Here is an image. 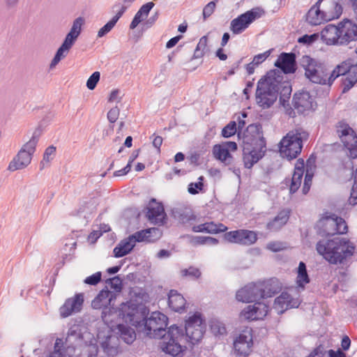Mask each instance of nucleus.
<instances>
[{
	"label": "nucleus",
	"mask_w": 357,
	"mask_h": 357,
	"mask_svg": "<svg viewBox=\"0 0 357 357\" xmlns=\"http://www.w3.org/2000/svg\"><path fill=\"white\" fill-rule=\"evenodd\" d=\"M205 329L206 326L201 314L196 312L185 321V334L183 328L176 325L169 328L161 349L174 357H182L187 349L185 344L188 343L190 347L198 344L204 336Z\"/></svg>",
	"instance_id": "f257e3e1"
},
{
	"label": "nucleus",
	"mask_w": 357,
	"mask_h": 357,
	"mask_svg": "<svg viewBox=\"0 0 357 357\" xmlns=\"http://www.w3.org/2000/svg\"><path fill=\"white\" fill-rule=\"evenodd\" d=\"M317 252L333 264H341L353 255L355 247L344 238L335 237L330 240H321L316 245Z\"/></svg>",
	"instance_id": "f03ea898"
},
{
	"label": "nucleus",
	"mask_w": 357,
	"mask_h": 357,
	"mask_svg": "<svg viewBox=\"0 0 357 357\" xmlns=\"http://www.w3.org/2000/svg\"><path fill=\"white\" fill-rule=\"evenodd\" d=\"M127 317H130V321L135 326L139 327L146 336L154 339L162 338V341L160 342V346L162 345L167 335L166 328L168 318L165 314L155 311L151 313L150 317L143 318L139 321L134 320V314L128 313Z\"/></svg>",
	"instance_id": "7ed1b4c3"
},
{
	"label": "nucleus",
	"mask_w": 357,
	"mask_h": 357,
	"mask_svg": "<svg viewBox=\"0 0 357 357\" xmlns=\"http://www.w3.org/2000/svg\"><path fill=\"white\" fill-rule=\"evenodd\" d=\"M280 77L276 70H271L259 79L256 91V100L263 109L269 108L276 101L280 86Z\"/></svg>",
	"instance_id": "20e7f679"
},
{
	"label": "nucleus",
	"mask_w": 357,
	"mask_h": 357,
	"mask_svg": "<svg viewBox=\"0 0 357 357\" xmlns=\"http://www.w3.org/2000/svg\"><path fill=\"white\" fill-rule=\"evenodd\" d=\"M259 137V128L256 124L249 125L243 133V160L244 167L250 169L260 159L265 153V146L257 148L255 145Z\"/></svg>",
	"instance_id": "39448f33"
},
{
	"label": "nucleus",
	"mask_w": 357,
	"mask_h": 357,
	"mask_svg": "<svg viewBox=\"0 0 357 357\" xmlns=\"http://www.w3.org/2000/svg\"><path fill=\"white\" fill-rule=\"evenodd\" d=\"M302 66L305 70V76L314 84L331 86L334 82V69L319 60L305 56L302 59Z\"/></svg>",
	"instance_id": "423d86ee"
},
{
	"label": "nucleus",
	"mask_w": 357,
	"mask_h": 357,
	"mask_svg": "<svg viewBox=\"0 0 357 357\" xmlns=\"http://www.w3.org/2000/svg\"><path fill=\"white\" fill-rule=\"evenodd\" d=\"M307 137V134L301 129L289 131L279 144V150L282 158L289 160L296 158L302 151L303 141Z\"/></svg>",
	"instance_id": "0eeeda50"
},
{
	"label": "nucleus",
	"mask_w": 357,
	"mask_h": 357,
	"mask_svg": "<svg viewBox=\"0 0 357 357\" xmlns=\"http://www.w3.org/2000/svg\"><path fill=\"white\" fill-rule=\"evenodd\" d=\"M40 135V128H36L33 131L31 139L22 146L17 155L10 162L8 167L9 171L22 169L31 163Z\"/></svg>",
	"instance_id": "6e6552de"
},
{
	"label": "nucleus",
	"mask_w": 357,
	"mask_h": 357,
	"mask_svg": "<svg viewBox=\"0 0 357 357\" xmlns=\"http://www.w3.org/2000/svg\"><path fill=\"white\" fill-rule=\"evenodd\" d=\"M116 298V294L107 289H102L91 302V307L95 310H102L101 319L108 326L112 321L110 318L114 312V307L112 303Z\"/></svg>",
	"instance_id": "1a4fd4ad"
},
{
	"label": "nucleus",
	"mask_w": 357,
	"mask_h": 357,
	"mask_svg": "<svg viewBox=\"0 0 357 357\" xmlns=\"http://www.w3.org/2000/svg\"><path fill=\"white\" fill-rule=\"evenodd\" d=\"M84 22L85 20L82 17H78L73 21L69 33L66 35L62 45L57 50L54 57L52 60L50 68L54 67L62 59L67 56L69 50L80 35Z\"/></svg>",
	"instance_id": "9d476101"
},
{
	"label": "nucleus",
	"mask_w": 357,
	"mask_h": 357,
	"mask_svg": "<svg viewBox=\"0 0 357 357\" xmlns=\"http://www.w3.org/2000/svg\"><path fill=\"white\" fill-rule=\"evenodd\" d=\"M321 1L322 0H318L306 14V21L311 25H319L326 22L337 19L342 13L343 8L342 5L335 1H333L331 3V6L333 8V11L328 13L321 11L320 10Z\"/></svg>",
	"instance_id": "9b49d317"
},
{
	"label": "nucleus",
	"mask_w": 357,
	"mask_h": 357,
	"mask_svg": "<svg viewBox=\"0 0 357 357\" xmlns=\"http://www.w3.org/2000/svg\"><path fill=\"white\" fill-rule=\"evenodd\" d=\"M63 341L61 338H56L54 347V351L47 357H97L98 349L96 345H90L84 351L80 348L67 347L63 349Z\"/></svg>",
	"instance_id": "f8f14e48"
},
{
	"label": "nucleus",
	"mask_w": 357,
	"mask_h": 357,
	"mask_svg": "<svg viewBox=\"0 0 357 357\" xmlns=\"http://www.w3.org/2000/svg\"><path fill=\"white\" fill-rule=\"evenodd\" d=\"M265 14V11L260 7H255L238 15L231 21L230 30L234 34L243 33L255 20L259 19Z\"/></svg>",
	"instance_id": "ddd939ff"
},
{
	"label": "nucleus",
	"mask_w": 357,
	"mask_h": 357,
	"mask_svg": "<svg viewBox=\"0 0 357 357\" xmlns=\"http://www.w3.org/2000/svg\"><path fill=\"white\" fill-rule=\"evenodd\" d=\"M337 132L351 158H357V135L347 123L340 121L337 125Z\"/></svg>",
	"instance_id": "4468645a"
},
{
	"label": "nucleus",
	"mask_w": 357,
	"mask_h": 357,
	"mask_svg": "<svg viewBox=\"0 0 357 357\" xmlns=\"http://www.w3.org/2000/svg\"><path fill=\"white\" fill-rule=\"evenodd\" d=\"M340 76H342V93L349 91L357 82V73L349 62L343 61L334 68V81Z\"/></svg>",
	"instance_id": "2eb2a0df"
},
{
	"label": "nucleus",
	"mask_w": 357,
	"mask_h": 357,
	"mask_svg": "<svg viewBox=\"0 0 357 357\" xmlns=\"http://www.w3.org/2000/svg\"><path fill=\"white\" fill-rule=\"evenodd\" d=\"M319 224L324 227V234L326 236L345 234L348 230L345 220L335 214L325 215L321 218L319 220Z\"/></svg>",
	"instance_id": "dca6fc26"
},
{
	"label": "nucleus",
	"mask_w": 357,
	"mask_h": 357,
	"mask_svg": "<svg viewBox=\"0 0 357 357\" xmlns=\"http://www.w3.org/2000/svg\"><path fill=\"white\" fill-rule=\"evenodd\" d=\"M224 239L229 243L250 245L257 240L255 232L247 229H237L225 233Z\"/></svg>",
	"instance_id": "f3484780"
},
{
	"label": "nucleus",
	"mask_w": 357,
	"mask_h": 357,
	"mask_svg": "<svg viewBox=\"0 0 357 357\" xmlns=\"http://www.w3.org/2000/svg\"><path fill=\"white\" fill-rule=\"evenodd\" d=\"M339 45H347L357 40V24L351 20L345 19L338 24Z\"/></svg>",
	"instance_id": "a211bd4d"
},
{
	"label": "nucleus",
	"mask_w": 357,
	"mask_h": 357,
	"mask_svg": "<svg viewBox=\"0 0 357 357\" xmlns=\"http://www.w3.org/2000/svg\"><path fill=\"white\" fill-rule=\"evenodd\" d=\"M292 104L299 114L314 109L317 104L313 97L308 91H301L294 95Z\"/></svg>",
	"instance_id": "6ab92c4d"
},
{
	"label": "nucleus",
	"mask_w": 357,
	"mask_h": 357,
	"mask_svg": "<svg viewBox=\"0 0 357 357\" xmlns=\"http://www.w3.org/2000/svg\"><path fill=\"white\" fill-rule=\"evenodd\" d=\"M269 306L263 302H256L245 307L241 312V317L248 321L263 319L268 314Z\"/></svg>",
	"instance_id": "aec40b11"
},
{
	"label": "nucleus",
	"mask_w": 357,
	"mask_h": 357,
	"mask_svg": "<svg viewBox=\"0 0 357 357\" xmlns=\"http://www.w3.org/2000/svg\"><path fill=\"white\" fill-rule=\"evenodd\" d=\"M238 301L243 303L258 302L261 298V294L258 283H250L239 289L236 294Z\"/></svg>",
	"instance_id": "412c9836"
},
{
	"label": "nucleus",
	"mask_w": 357,
	"mask_h": 357,
	"mask_svg": "<svg viewBox=\"0 0 357 357\" xmlns=\"http://www.w3.org/2000/svg\"><path fill=\"white\" fill-rule=\"evenodd\" d=\"M252 344L253 341L251 331H243L234 340V348L237 355L247 356Z\"/></svg>",
	"instance_id": "4be33fe9"
},
{
	"label": "nucleus",
	"mask_w": 357,
	"mask_h": 357,
	"mask_svg": "<svg viewBox=\"0 0 357 357\" xmlns=\"http://www.w3.org/2000/svg\"><path fill=\"white\" fill-rule=\"evenodd\" d=\"M301 303L298 298H292L287 292H282L274 301L273 308L281 314L289 308L298 307Z\"/></svg>",
	"instance_id": "5701e85b"
},
{
	"label": "nucleus",
	"mask_w": 357,
	"mask_h": 357,
	"mask_svg": "<svg viewBox=\"0 0 357 357\" xmlns=\"http://www.w3.org/2000/svg\"><path fill=\"white\" fill-rule=\"evenodd\" d=\"M84 296L82 294H77L75 296L68 298L59 309L61 317L66 318L73 313L79 312L82 310Z\"/></svg>",
	"instance_id": "b1692460"
},
{
	"label": "nucleus",
	"mask_w": 357,
	"mask_h": 357,
	"mask_svg": "<svg viewBox=\"0 0 357 357\" xmlns=\"http://www.w3.org/2000/svg\"><path fill=\"white\" fill-rule=\"evenodd\" d=\"M146 216L151 222L162 225L166 218L163 205L153 199L147 207Z\"/></svg>",
	"instance_id": "393cba45"
},
{
	"label": "nucleus",
	"mask_w": 357,
	"mask_h": 357,
	"mask_svg": "<svg viewBox=\"0 0 357 357\" xmlns=\"http://www.w3.org/2000/svg\"><path fill=\"white\" fill-rule=\"evenodd\" d=\"M258 284L261 291V298L273 297L282 289L281 282L275 278L258 282Z\"/></svg>",
	"instance_id": "a878e982"
},
{
	"label": "nucleus",
	"mask_w": 357,
	"mask_h": 357,
	"mask_svg": "<svg viewBox=\"0 0 357 357\" xmlns=\"http://www.w3.org/2000/svg\"><path fill=\"white\" fill-rule=\"evenodd\" d=\"M275 66L285 74L294 73L296 70V56L294 53H282Z\"/></svg>",
	"instance_id": "bb28decb"
},
{
	"label": "nucleus",
	"mask_w": 357,
	"mask_h": 357,
	"mask_svg": "<svg viewBox=\"0 0 357 357\" xmlns=\"http://www.w3.org/2000/svg\"><path fill=\"white\" fill-rule=\"evenodd\" d=\"M305 172L304 160L301 158L297 160L292 177L290 180L289 192L293 194L301 187Z\"/></svg>",
	"instance_id": "cd10ccee"
},
{
	"label": "nucleus",
	"mask_w": 357,
	"mask_h": 357,
	"mask_svg": "<svg viewBox=\"0 0 357 357\" xmlns=\"http://www.w3.org/2000/svg\"><path fill=\"white\" fill-rule=\"evenodd\" d=\"M160 236V230L158 228L153 227L137 231L132 235L129 236V237L135 245L137 242L153 241L155 238H158Z\"/></svg>",
	"instance_id": "c85d7f7f"
},
{
	"label": "nucleus",
	"mask_w": 357,
	"mask_h": 357,
	"mask_svg": "<svg viewBox=\"0 0 357 357\" xmlns=\"http://www.w3.org/2000/svg\"><path fill=\"white\" fill-rule=\"evenodd\" d=\"M321 38L328 45H339V26L328 24L321 31Z\"/></svg>",
	"instance_id": "c756f323"
},
{
	"label": "nucleus",
	"mask_w": 357,
	"mask_h": 357,
	"mask_svg": "<svg viewBox=\"0 0 357 357\" xmlns=\"http://www.w3.org/2000/svg\"><path fill=\"white\" fill-rule=\"evenodd\" d=\"M100 347L107 357H115L119 351L118 337L114 335H107L100 342Z\"/></svg>",
	"instance_id": "7c9ffc66"
},
{
	"label": "nucleus",
	"mask_w": 357,
	"mask_h": 357,
	"mask_svg": "<svg viewBox=\"0 0 357 357\" xmlns=\"http://www.w3.org/2000/svg\"><path fill=\"white\" fill-rule=\"evenodd\" d=\"M227 227L222 223H215L214 222H207L192 227L194 232H205L208 234H218L226 231Z\"/></svg>",
	"instance_id": "2f4dec72"
},
{
	"label": "nucleus",
	"mask_w": 357,
	"mask_h": 357,
	"mask_svg": "<svg viewBox=\"0 0 357 357\" xmlns=\"http://www.w3.org/2000/svg\"><path fill=\"white\" fill-rule=\"evenodd\" d=\"M186 301L177 291L172 289L168 294L169 307L175 312H182L185 309Z\"/></svg>",
	"instance_id": "473e14b6"
},
{
	"label": "nucleus",
	"mask_w": 357,
	"mask_h": 357,
	"mask_svg": "<svg viewBox=\"0 0 357 357\" xmlns=\"http://www.w3.org/2000/svg\"><path fill=\"white\" fill-rule=\"evenodd\" d=\"M116 333L128 344H132L136 340L135 330L126 324H118L116 326Z\"/></svg>",
	"instance_id": "72a5a7b5"
},
{
	"label": "nucleus",
	"mask_w": 357,
	"mask_h": 357,
	"mask_svg": "<svg viewBox=\"0 0 357 357\" xmlns=\"http://www.w3.org/2000/svg\"><path fill=\"white\" fill-rule=\"evenodd\" d=\"M84 340L81 329L78 326L71 327L68 332V335L66 339L67 347H74L79 348L82 342Z\"/></svg>",
	"instance_id": "f704fd0d"
},
{
	"label": "nucleus",
	"mask_w": 357,
	"mask_h": 357,
	"mask_svg": "<svg viewBox=\"0 0 357 357\" xmlns=\"http://www.w3.org/2000/svg\"><path fill=\"white\" fill-rule=\"evenodd\" d=\"M289 211L282 210L278 213L275 218L269 222L266 227L270 231H277L287 223L289 218Z\"/></svg>",
	"instance_id": "c9c22d12"
},
{
	"label": "nucleus",
	"mask_w": 357,
	"mask_h": 357,
	"mask_svg": "<svg viewBox=\"0 0 357 357\" xmlns=\"http://www.w3.org/2000/svg\"><path fill=\"white\" fill-rule=\"evenodd\" d=\"M135 247V243L128 236L122 240L113 250L115 257H122L131 252Z\"/></svg>",
	"instance_id": "e433bc0d"
},
{
	"label": "nucleus",
	"mask_w": 357,
	"mask_h": 357,
	"mask_svg": "<svg viewBox=\"0 0 357 357\" xmlns=\"http://www.w3.org/2000/svg\"><path fill=\"white\" fill-rule=\"evenodd\" d=\"M310 280L307 272L306 265L301 261L298 264L296 277V284L298 287L304 288L305 284L310 282Z\"/></svg>",
	"instance_id": "4c0bfd02"
},
{
	"label": "nucleus",
	"mask_w": 357,
	"mask_h": 357,
	"mask_svg": "<svg viewBox=\"0 0 357 357\" xmlns=\"http://www.w3.org/2000/svg\"><path fill=\"white\" fill-rule=\"evenodd\" d=\"M207 42L208 38L206 36L199 39L194 52L193 59H201L209 51Z\"/></svg>",
	"instance_id": "58836bf2"
},
{
	"label": "nucleus",
	"mask_w": 357,
	"mask_h": 357,
	"mask_svg": "<svg viewBox=\"0 0 357 357\" xmlns=\"http://www.w3.org/2000/svg\"><path fill=\"white\" fill-rule=\"evenodd\" d=\"M213 153L215 158L224 162L228 158H231V155L227 149L221 144H215L213 149Z\"/></svg>",
	"instance_id": "ea45409f"
},
{
	"label": "nucleus",
	"mask_w": 357,
	"mask_h": 357,
	"mask_svg": "<svg viewBox=\"0 0 357 357\" xmlns=\"http://www.w3.org/2000/svg\"><path fill=\"white\" fill-rule=\"evenodd\" d=\"M56 155V147L54 146H48L43 154V160L40 163V169H43L45 167L47 166L49 162L53 160Z\"/></svg>",
	"instance_id": "a19ab883"
},
{
	"label": "nucleus",
	"mask_w": 357,
	"mask_h": 357,
	"mask_svg": "<svg viewBox=\"0 0 357 357\" xmlns=\"http://www.w3.org/2000/svg\"><path fill=\"white\" fill-rule=\"evenodd\" d=\"M210 328L211 332L215 335H220L226 333V328L221 321L213 319L210 321Z\"/></svg>",
	"instance_id": "79ce46f5"
},
{
	"label": "nucleus",
	"mask_w": 357,
	"mask_h": 357,
	"mask_svg": "<svg viewBox=\"0 0 357 357\" xmlns=\"http://www.w3.org/2000/svg\"><path fill=\"white\" fill-rule=\"evenodd\" d=\"M128 8V6L121 2L116 3L112 7L113 10L116 13L115 15L112 18L113 21L117 22Z\"/></svg>",
	"instance_id": "37998d69"
},
{
	"label": "nucleus",
	"mask_w": 357,
	"mask_h": 357,
	"mask_svg": "<svg viewBox=\"0 0 357 357\" xmlns=\"http://www.w3.org/2000/svg\"><path fill=\"white\" fill-rule=\"evenodd\" d=\"M204 179L203 176H200L199 178V181L195 183H190L188 185V191L191 195H197L199 191H202L204 188V184L202 181Z\"/></svg>",
	"instance_id": "c03bdc74"
},
{
	"label": "nucleus",
	"mask_w": 357,
	"mask_h": 357,
	"mask_svg": "<svg viewBox=\"0 0 357 357\" xmlns=\"http://www.w3.org/2000/svg\"><path fill=\"white\" fill-rule=\"evenodd\" d=\"M237 125L235 121H231L222 130V135L224 137H229L237 132Z\"/></svg>",
	"instance_id": "a18cd8bd"
},
{
	"label": "nucleus",
	"mask_w": 357,
	"mask_h": 357,
	"mask_svg": "<svg viewBox=\"0 0 357 357\" xmlns=\"http://www.w3.org/2000/svg\"><path fill=\"white\" fill-rule=\"evenodd\" d=\"M106 282L114 290V292H121L122 289V280L119 276L108 279Z\"/></svg>",
	"instance_id": "49530a36"
},
{
	"label": "nucleus",
	"mask_w": 357,
	"mask_h": 357,
	"mask_svg": "<svg viewBox=\"0 0 357 357\" xmlns=\"http://www.w3.org/2000/svg\"><path fill=\"white\" fill-rule=\"evenodd\" d=\"M100 78V73L98 71L94 72L86 81V87L89 90H93L96 88L98 82Z\"/></svg>",
	"instance_id": "de8ad7c7"
},
{
	"label": "nucleus",
	"mask_w": 357,
	"mask_h": 357,
	"mask_svg": "<svg viewBox=\"0 0 357 357\" xmlns=\"http://www.w3.org/2000/svg\"><path fill=\"white\" fill-rule=\"evenodd\" d=\"M349 203L352 206L357 204V172H355L354 183L349 198Z\"/></svg>",
	"instance_id": "09e8293b"
},
{
	"label": "nucleus",
	"mask_w": 357,
	"mask_h": 357,
	"mask_svg": "<svg viewBox=\"0 0 357 357\" xmlns=\"http://www.w3.org/2000/svg\"><path fill=\"white\" fill-rule=\"evenodd\" d=\"M116 22L111 19L107 23H106L98 32V37L102 38L107 34L115 26Z\"/></svg>",
	"instance_id": "8fccbe9b"
},
{
	"label": "nucleus",
	"mask_w": 357,
	"mask_h": 357,
	"mask_svg": "<svg viewBox=\"0 0 357 357\" xmlns=\"http://www.w3.org/2000/svg\"><path fill=\"white\" fill-rule=\"evenodd\" d=\"M216 6V2L215 1H210L208 3L203 9V17L204 20H206L215 11Z\"/></svg>",
	"instance_id": "3c124183"
},
{
	"label": "nucleus",
	"mask_w": 357,
	"mask_h": 357,
	"mask_svg": "<svg viewBox=\"0 0 357 357\" xmlns=\"http://www.w3.org/2000/svg\"><path fill=\"white\" fill-rule=\"evenodd\" d=\"M101 272H96V273L86 278L84 282L90 285H96L101 280Z\"/></svg>",
	"instance_id": "603ef678"
},
{
	"label": "nucleus",
	"mask_w": 357,
	"mask_h": 357,
	"mask_svg": "<svg viewBox=\"0 0 357 357\" xmlns=\"http://www.w3.org/2000/svg\"><path fill=\"white\" fill-rule=\"evenodd\" d=\"M312 177L313 174H310L308 172H307L305 176L303 186L302 189L303 193L304 195H306L310 189L312 181Z\"/></svg>",
	"instance_id": "864d4df0"
},
{
	"label": "nucleus",
	"mask_w": 357,
	"mask_h": 357,
	"mask_svg": "<svg viewBox=\"0 0 357 357\" xmlns=\"http://www.w3.org/2000/svg\"><path fill=\"white\" fill-rule=\"evenodd\" d=\"M181 273L183 276H191L196 279L199 278L201 275L200 271L198 268L194 267H190L188 269H184L181 271Z\"/></svg>",
	"instance_id": "5fc2aeb1"
},
{
	"label": "nucleus",
	"mask_w": 357,
	"mask_h": 357,
	"mask_svg": "<svg viewBox=\"0 0 357 357\" xmlns=\"http://www.w3.org/2000/svg\"><path fill=\"white\" fill-rule=\"evenodd\" d=\"M120 114V110L118 107H112L107 113L108 121L113 123L116 121Z\"/></svg>",
	"instance_id": "6e6d98bb"
},
{
	"label": "nucleus",
	"mask_w": 357,
	"mask_h": 357,
	"mask_svg": "<svg viewBox=\"0 0 357 357\" xmlns=\"http://www.w3.org/2000/svg\"><path fill=\"white\" fill-rule=\"evenodd\" d=\"M146 18V17H144V15H142L141 13H139V11H137L136 13V14L135 15L130 24V29H135L138 24L142 22L144 19Z\"/></svg>",
	"instance_id": "4d7b16f0"
},
{
	"label": "nucleus",
	"mask_w": 357,
	"mask_h": 357,
	"mask_svg": "<svg viewBox=\"0 0 357 357\" xmlns=\"http://www.w3.org/2000/svg\"><path fill=\"white\" fill-rule=\"evenodd\" d=\"M155 6L154 3L152 1L148 2L141 6V8L139 9V12L142 13V15L144 17H147L151 10Z\"/></svg>",
	"instance_id": "13d9d810"
},
{
	"label": "nucleus",
	"mask_w": 357,
	"mask_h": 357,
	"mask_svg": "<svg viewBox=\"0 0 357 357\" xmlns=\"http://www.w3.org/2000/svg\"><path fill=\"white\" fill-rule=\"evenodd\" d=\"M268 56L269 52H265L264 53L257 54L254 56L252 61L254 63L259 66L260 63H263Z\"/></svg>",
	"instance_id": "bf43d9fd"
},
{
	"label": "nucleus",
	"mask_w": 357,
	"mask_h": 357,
	"mask_svg": "<svg viewBox=\"0 0 357 357\" xmlns=\"http://www.w3.org/2000/svg\"><path fill=\"white\" fill-rule=\"evenodd\" d=\"M316 38H317V36L315 34H312L310 36L305 35V36L299 38L298 40V42L300 43L310 45L315 40Z\"/></svg>",
	"instance_id": "052dcab7"
},
{
	"label": "nucleus",
	"mask_w": 357,
	"mask_h": 357,
	"mask_svg": "<svg viewBox=\"0 0 357 357\" xmlns=\"http://www.w3.org/2000/svg\"><path fill=\"white\" fill-rule=\"evenodd\" d=\"M324 348L321 345H319L314 348L307 357H324Z\"/></svg>",
	"instance_id": "680f3d73"
},
{
	"label": "nucleus",
	"mask_w": 357,
	"mask_h": 357,
	"mask_svg": "<svg viewBox=\"0 0 357 357\" xmlns=\"http://www.w3.org/2000/svg\"><path fill=\"white\" fill-rule=\"evenodd\" d=\"M267 248L273 252H278L283 249V246L281 243L271 242L267 245Z\"/></svg>",
	"instance_id": "e2e57ef3"
},
{
	"label": "nucleus",
	"mask_w": 357,
	"mask_h": 357,
	"mask_svg": "<svg viewBox=\"0 0 357 357\" xmlns=\"http://www.w3.org/2000/svg\"><path fill=\"white\" fill-rule=\"evenodd\" d=\"M159 17V12H155L153 15H152L145 22V25L147 27L152 26L155 22L158 20Z\"/></svg>",
	"instance_id": "0e129e2a"
},
{
	"label": "nucleus",
	"mask_w": 357,
	"mask_h": 357,
	"mask_svg": "<svg viewBox=\"0 0 357 357\" xmlns=\"http://www.w3.org/2000/svg\"><path fill=\"white\" fill-rule=\"evenodd\" d=\"M181 38H182V36H177L174 38H172L166 43V47L168 49H170V48L174 47Z\"/></svg>",
	"instance_id": "69168bd1"
},
{
	"label": "nucleus",
	"mask_w": 357,
	"mask_h": 357,
	"mask_svg": "<svg viewBox=\"0 0 357 357\" xmlns=\"http://www.w3.org/2000/svg\"><path fill=\"white\" fill-rule=\"evenodd\" d=\"M351 345V340L347 335L343 337L341 342V347L343 350L347 351L349 349Z\"/></svg>",
	"instance_id": "338daca9"
},
{
	"label": "nucleus",
	"mask_w": 357,
	"mask_h": 357,
	"mask_svg": "<svg viewBox=\"0 0 357 357\" xmlns=\"http://www.w3.org/2000/svg\"><path fill=\"white\" fill-rule=\"evenodd\" d=\"M328 354L329 357H346V354L340 349L337 351L331 349L328 351Z\"/></svg>",
	"instance_id": "774afa93"
}]
</instances>
